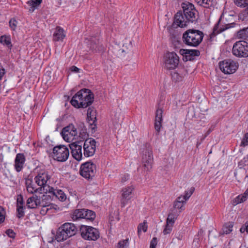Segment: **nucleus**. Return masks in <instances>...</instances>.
Masks as SVG:
<instances>
[{"instance_id": "nucleus-48", "label": "nucleus", "mask_w": 248, "mask_h": 248, "mask_svg": "<svg viewBox=\"0 0 248 248\" xmlns=\"http://www.w3.org/2000/svg\"><path fill=\"white\" fill-rule=\"evenodd\" d=\"M17 21L15 18H12L10 20L9 23V26L12 30L15 31L17 25Z\"/></svg>"}, {"instance_id": "nucleus-25", "label": "nucleus", "mask_w": 248, "mask_h": 248, "mask_svg": "<svg viewBox=\"0 0 248 248\" xmlns=\"http://www.w3.org/2000/svg\"><path fill=\"white\" fill-rule=\"evenodd\" d=\"M86 212V209H76L71 214V217L74 221L84 218V214Z\"/></svg>"}, {"instance_id": "nucleus-43", "label": "nucleus", "mask_w": 248, "mask_h": 248, "mask_svg": "<svg viewBox=\"0 0 248 248\" xmlns=\"http://www.w3.org/2000/svg\"><path fill=\"white\" fill-rule=\"evenodd\" d=\"M97 42L98 43V41L96 40V39L93 38L91 41L90 47L93 50H94L95 51H100L101 49L97 45Z\"/></svg>"}, {"instance_id": "nucleus-23", "label": "nucleus", "mask_w": 248, "mask_h": 248, "mask_svg": "<svg viewBox=\"0 0 248 248\" xmlns=\"http://www.w3.org/2000/svg\"><path fill=\"white\" fill-rule=\"evenodd\" d=\"M63 30L60 27H57L56 31L53 35V40L54 41H62L65 37Z\"/></svg>"}, {"instance_id": "nucleus-32", "label": "nucleus", "mask_w": 248, "mask_h": 248, "mask_svg": "<svg viewBox=\"0 0 248 248\" xmlns=\"http://www.w3.org/2000/svg\"><path fill=\"white\" fill-rule=\"evenodd\" d=\"M195 1L199 5L204 8H209L213 5L211 0H195Z\"/></svg>"}, {"instance_id": "nucleus-5", "label": "nucleus", "mask_w": 248, "mask_h": 248, "mask_svg": "<svg viewBox=\"0 0 248 248\" xmlns=\"http://www.w3.org/2000/svg\"><path fill=\"white\" fill-rule=\"evenodd\" d=\"M53 157L60 162L66 161L69 155L68 148L64 145L56 146L53 149Z\"/></svg>"}, {"instance_id": "nucleus-44", "label": "nucleus", "mask_w": 248, "mask_h": 248, "mask_svg": "<svg viewBox=\"0 0 248 248\" xmlns=\"http://www.w3.org/2000/svg\"><path fill=\"white\" fill-rule=\"evenodd\" d=\"M173 225L166 223L165 227L163 231L164 235H167L170 234L172 230Z\"/></svg>"}, {"instance_id": "nucleus-33", "label": "nucleus", "mask_w": 248, "mask_h": 248, "mask_svg": "<svg viewBox=\"0 0 248 248\" xmlns=\"http://www.w3.org/2000/svg\"><path fill=\"white\" fill-rule=\"evenodd\" d=\"M233 224L232 222H229L225 224L222 229V233L229 234L232 230Z\"/></svg>"}, {"instance_id": "nucleus-50", "label": "nucleus", "mask_w": 248, "mask_h": 248, "mask_svg": "<svg viewBox=\"0 0 248 248\" xmlns=\"http://www.w3.org/2000/svg\"><path fill=\"white\" fill-rule=\"evenodd\" d=\"M24 201L22 195L19 194L17 197L16 206H23Z\"/></svg>"}, {"instance_id": "nucleus-40", "label": "nucleus", "mask_w": 248, "mask_h": 248, "mask_svg": "<svg viewBox=\"0 0 248 248\" xmlns=\"http://www.w3.org/2000/svg\"><path fill=\"white\" fill-rule=\"evenodd\" d=\"M46 206L47 208L48 213L50 214L54 213L55 211L59 208L57 205L53 203L46 202Z\"/></svg>"}, {"instance_id": "nucleus-2", "label": "nucleus", "mask_w": 248, "mask_h": 248, "mask_svg": "<svg viewBox=\"0 0 248 248\" xmlns=\"http://www.w3.org/2000/svg\"><path fill=\"white\" fill-rule=\"evenodd\" d=\"M203 38V33L202 31L189 29L186 31L183 35L184 43L190 46L196 47L202 42Z\"/></svg>"}, {"instance_id": "nucleus-45", "label": "nucleus", "mask_w": 248, "mask_h": 248, "mask_svg": "<svg viewBox=\"0 0 248 248\" xmlns=\"http://www.w3.org/2000/svg\"><path fill=\"white\" fill-rule=\"evenodd\" d=\"M177 218V216L172 214L170 213L169 214L167 219L166 223L174 224V221Z\"/></svg>"}, {"instance_id": "nucleus-14", "label": "nucleus", "mask_w": 248, "mask_h": 248, "mask_svg": "<svg viewBox=\"0 0 248 248\" xmlns=\"http://www.w3.org/2000/svg\"><path fill=\"white\" fill-rule=\"evenodd\" d=\"M71 150L73 157L77 160H80L82 158L83 153L82 151V144L79 141L73 142L69 145Z\"/></svg>"}, {"instance_id": "nucleus-21", "label": "nucleus", "mask_w": 248, "mask_h": 248, "mask_svg": "<svg viewBox=\"0 0 248 248\" xmlns=\"http://www.w3.org/2000/svg\"><path fill=\"white\" fill-rule=\"evenodd\" d=\"M63 230L69 237L75 235L77 232V228L74 224L71 223H66L62 226Z\"/></svg>"}, {"instance_id": "nucleus-35", "label": "nucleus", "mask_w": 248, "mask_h": 248, "mask_svg": "<svg viewBox=\"0 0 248 248\" xmlns=\"http://www.w3.org/2000/svg\"><path fill=\"white\" fill-rule=\"evenodd\" d=\"M84 218L87 220H93L95 217V213L88 209H86V212L84 214Z\"/></svg>"}, {"instance_id": "nucleus-1", "label": "nucleus", "mask_w": 248, "mask_h": 248, "mask_svg": "<svg viewBox=\"0 0 248 248\" xmlns=\"http://www.w3.org/2000/svg\"><path fill=\"white\" fill-rule=\"evenodd\" d=\"M93 94L92 92L88 89H84L73 96L71 103L77 108H86L93 103Z\"/></svg>"}, {"instance_id": "nucleus-27", "label": "nucleus", "mask_w": 248, "mask_h": 248, "mask_svg": "<svg viewBox=\"0 0 248 248\" xmlns=\"http://www.w3.org/2000/svg\"><path fill=\"white\" fill-rule=\"evenodd\" d=\"M184 199L182 196L178 197L173 203L174 208L183 210L184 206L186 202L184 200Z\"/></svg>"}, {"instance_id": "nucleus-4", "label": "nucleus", "mask_w": 248, "mask_h": 248, "mask_svg": "<svg viewBox=\"0 0 248 248\" xmlns=\"http://www.w3.org/2000/svg\"><path fill=\"white\" fill-rule=\"evenodd\" d=\"M232 53L239 58L248 57V43L245 41H237L233 44Z\"/></svg>"}, {"instance_id": "nucleus-18", "label": "nucleus", "mask_w": 248, "mask_h": 248, "mask_svg": "<svg viewBox=\"0 0 248 248\" xmlns=\"http://www.w3.org/2000/svg\"><path fill=\"white\" fill-rule=\"evenodd\" d=\"M87 119L89 124L92 126V129H94L96 128V112L93 108L90 107L87 110Z\"/></svg>"}, {"instance_id": "nucleus-61", "label": "nucleus", "mask_w": 248, "mask_h": 248, "mask_svg": "<svg viewBox=\"0 0 248 248\" xmlns=\"http://www.w3.org/2000/svg\"><path fill=\"white\" fill-rule=\"evenodd\" d=\"M203 231L202 230H201L200 231H199L198 234L201 235L203 233Z\"/></svg>"}, {"instance_id": "nucleus-55", "label": "nucleus", "mask_w": 248, "mask_h": 248, "mask_svg": "<svg viewBox=\"0 0 248 248\" xmlns=\"http://www.w3.org/2000/svg\"><path fill=\"white\" fill-rule=\"evenodd\" d=\"M6 233L9 237L11 238H14L15 237L16 233L11 229L7 230L6 231Z\"/></svg>"}, {"instance_id": "nucleus-30", "label": "nucleus", "mask_w": 248, "mask_h": 248, "mask_svg": "<svg viewBox=\"0 0 248 248\" xmlns=\"http://www.w3.org/2000/svg\"><path fill=\"white\" fill-rule=\"evenodd\" d=\"M42 0H31L27 2L29 6H31L29 10L33 12L42 2Z\"/></svg>"}, {"instance_id": "nucleus-8", "label": "nucleus", "mask_w": 248, "mask_h": 248, "mask_svg": "<svg viewBox=\"0 0 248 248\" xmlns=\"http://www.w3.org/2000/svg\"><path fill=\"white\" fill-rule=\"evenodd\" d=\"M238 67V63L232 60H225L219 62L220 70L225 74L234 73Z\"/></svg>"}, {"instance_id": "nucleus-13", "label": "nucleus", "mask_w": 248, "mask_h": 248, "mask_svg": "<svg viewBox=\"0 0 248 248\" xmlns=\"http://www.w3.org/2000/svg\"><path fill=\"white\" fill-rule=\"evenodd\" d=\"M96 141L93 139H86L83 144V155L88 157L94 155L96 151Z\"/></svg>"}, {"instance_id": "nucleus-54", "label": "nucleus", "mask_w": 248, "mask_h": 248, "mask_svg": "<svg viewBox=\"0 0 248 248\" xmlns=\"http://www.w3.org/2000/svg\"><path fill=\"white\" fill-rule=\"evenodd\" d=\"M240 231L241 233H243L246 231V232L248 233V221H247L244 225L240 228Z\"/></svg>"}, {"instance_id": "nucleus-24", "label": "nucleus", "mask_w": 248, "mask_h": 248, "mask_svg": "<svg viewBox=\"0 0 248 248\" xmlns=\"http://www.w3.org/2000/svg\"><path fill=\"white\" fill-rule=\"evenodd\" d=\"M109 51L110 52L113 53L114 55L117 57L124 56L126 53L124 49L120 48V46L117 45L112 46L111 49H109Z\"/></svg>"}, {"instance_id": "nucleus-10", "label": "nucleus", "mask_w": 248, "mask_h": 248, "mask_svg": "<svg viewBox=\"0 0 248 248\" xmlns=\"http://www.w3.org/2000/svg\"><path fill=\"white\" fill-rule=\"evenodd\" d=\"M182 6L185 18L191 22L195 21L196 20L197 11L194 5L187 2L183 3Z\"/></svg>"}, {"instance_id": "nucleus-12", "label": "nucleus", "mask_w": 248, "mask_h": 248, "mask_svg": "<svg viewBox=\"0 0 248 248\" xmlns=\"http://www.w3.org/2000/svg\"><path fill=\"white\" fill-rule=\"evenodd\" d=\"M61 134L65 141L70 142L76 139L78 131L75 126L73 124H71L63 128Z\"/></svg>"}, {"instance_id": "nucleus-22", "label": "nucleus", "mask_w": 248, "mask_h": 248, "mask_svg": "<svg viewBox=\"0 0 248 248\" xmlns=\"http://www.w3.org/2000/svg\"><path fill=\"white\" fill-rule=\"evenodd\" d=\"M40 199L37 196H33L27 200V206L29 208H35L41 203Z\"/></svg>"}, {"instance_id": "nucleus-52", "label": "nucleus", "mask_w": 248, "mask_h": 248, "mask_svg": "<svg viewBox=\"0 0 248 248\" xmlns=\"http://www.w3.org/2000/svg\"><path fill=\"white\" fill-rule=\"evenodd\" d=\"M241 145L244 146L248 145V133L245 135V136L242 140Z\"/></svg>"}, {"instance_id": "nucleus-11", "label": "nucleus", "mask_w": 248, "mask_h": 248, "mask_svg": "<svg viewBox=\"0 0 248 248\" xmlns=\"http://www.w3.org/2000/svg\"><path fill=\"white\" fill-rule=\"evenodd\" d=\"M164 59L165 68L167 69H174L178 65L179 58L174 52L167 53Z\"/></svg>"}, {"instance_id": "nucleus-36", "label": "nucleus", "mask_w": 248, "mask_h": 248, "mask_svg": "<svg viewBox=\"0 0 248 248\" xmlns=\"http://www.w3.org/2000/svg\"><path fill=\"white\" fill-rule=\"evenodd\" d=\"M129 244L128 239L122 240L117 243L115 248H128Z\"/></svg>"}, {"instance_id": "nucleus-46", "label": "nucleus", "mask_w": 248, "mask_h": 248, "mask_svg": "<svg viewBox=\"0 0 248 248\" xmlns=\"http://www.w3.org/2000/svg\"><path fill=\"white\" fill-rule=\"evenodd\" d=\"M24 206H16L17 217L21 218L24 216Z\"/></svg>"}, {"instance_id": "nucleus-42", "label": "nucleus", "mask_w": 248, "mask_h": 248, "mask_svg": "<svg viewBox=\"0 0 248 248\" xmlns=\"http://www.w3.org/2000/svg\"><path fill=\"white\" fill-rule=\"evenodd\" d=\"M39 206L42 207V208L40 211V213L42 215H45L46 213H48L47 208L46 206V202L44 201H42Z\"/></svg>"}, {"instance_id": "nucleus-3", "label": "nucleus", "mask_w": 248, "mask_h": 248, "mask_svg": "<svg viewBox=\"0 0 248 248\" xmlns=\"http://www.w3.org/2000/svg\"><path fill=\"white\" fill-rule=\"evenodd\" d=\"M51 175L48 171L45 169L37 170V175L34 177L35 183L39 186L38 191L39 193H47L48 189L51 187L47 184Z\"/></svg>"}, {"instance_id": "nucleus-51", "label": "nucleus", "mask_w": 248, "mask_h": 248, "mask_svg": "<svg viewBox=\"0 0 248 248\" xmlns=\"http://www.w3.org/2000/svg\"><path fill=\"white\" fill-rule=\"evenodd\" d=\"M5 219V211L2 207H0V223L3 222Z\"/></svg>"}, {"instance_id": "nucleus-28", "label": "nucleus", "mask_w": 248, "mask_h": 248, "mask_svg": "<svg viewBox=\"0 0 248 248\" xmlns=\"http://www.w3.org/2000/svg\"><path fill=\"white\" fill-rule=\"evenodd\" d=\"M180 52L183 54H185L186 57L188 56H198L200 54V51L196 49H181Z\"/></svg>"}, {"instance_id": "nucleus-47", "label": "nucleus", "mask_w": 248, "mask_h": 248, "mask_svg": "<svg viewBox=\"0 0 248 248\" xmlns=\"http://www.w3.org/2000/svg\"><path fill=\"white\" fill-rule=\"evenodd\" d=\"M234 2L239 7H245L248 5V0H235Z\"/></svg>"}, {"instance_id": "nucleus-56", "label": "nucleus", "mask_w": 248, "mask_h": 248, "mask_svg": "<svg viewBox=\"0 0 248 248\" xmlns=\"http://www.w3.org/2000/svg\"><path fill=\"white\" fill-rule=\"evenodd\" d=\"M5 73V70L0 63V81L2 79V78L4 75Z\"/></svg>"}, {"instance_id": "nucleus-58", "label": "nucleus", "mask_w": 248, "mask_h": 248, "mask_svg": "<svg viewBox=\"0 0 248 248\" xmlns=\"http://www.w3.org/2000/svg\"><path fill=\"white\" fill-rule=\"evenodd\" d=\"M129 177L128 174H125L122 177L121 181L122 182H125L129 179Z\"/></svg>"}, {"instance_id": "nucleus-29", "label": "nucleus", "mask_w": 248, "mask_h": 248, "mask_svg": "<svg viewBox=\"0 0 248 248\" xmlns=\"http://www.w3.org/2000/svg\"><path fill=\"white\" fill-rule=\"evenodd\" d=\"M234 25H235L234 23H232L231 24H227L224 26H223L222 27H220L218 30H217V28L218 27L217 26H216L214 28V32L215 33H220L228 29L233 27L234 26Z\"/></svg>"}, {"instance_id": "nucleus-19", "label": "nucleus", "mask_w": 248, "mask_h": 248, "mask_svg": "<svg viewBox=\"0 0 248 248\" xmlns=\"http://www.w3.org/2000/svg\"><path fill=\"white\" fill-rule=\"evenodd\" d=\"M47 193L55 196L56 198H57L61 202L65 201L67 198L66 194L61 189H55L53 187H51L48 189Z\"/></svg>"}, {"instance_id": "nucleus-26", "label": "nucleus", "mask_w": 248, "mask_h": 248, "mask_svg": "<svg viewBox=\"0 0 248 248\" xmlns=\"http://www.w3.org/2000/svg\"><path fill=\"white\" fill-rule=\"evenodd\" d=\"M55 237L58 242H61L67 239L70 237L65 232V231L63 230V228L61 226L58 229Z\"/></svg>"}, {"instance_id": "nucleus-31", "label": "nucleus", "mask_w": 248, "mask_h": 248, "mask_svg": "<svg viewBox=\"0 0 248 248\" xmlns=\"http://www.w3.org/2000/svg\"><path fill=\"white\" fill-rule=\"evenodd\" d=\"M237 37L239 39L248 40V27L238 31Z\"/></svg>"}, {"instance_id": "nucleus-38", "label": "nucleus", "mask_w": 248, "mask_h": 248, "mask_svg": "<svg viewBox=\"0 0 248 248\" xmlns=\"http://www.w3.org/2000/svg\"><path fill=\"white\" fill-rule=\"evenodd\" d=\"M184 76V75L178 72H174L172 74V78L175 81H180L182 80Z\"/></svg>"}, {"instance_id": "nucleus-15", "label": "nucleus", "mask_w": 248, "mask_h": 248, "mask_svg": "<svg viewBox=\"0 0 248 248\" xmlns=\"http://www.w3.org/2000/svg\"><path fill=\"white\" fill-rule=\"evenodd\" d=\"M132 186L125 187L122 190V196L121 198V204L122 207H124L128 203L131 198V194L134 190Z\"/></svg>"}, {"instance_id": "nucleus-34", "label": "nucleus", "mask_w": 248, "mask_h": 248, "mask_svg": "<svg viewBox=\"0 0 248 248\" xmlns=\"http://www.w3.org/2000/svg\"><path fill=\"white\" fill-rule=\"evenodd\" d=\"M0 42L2 44L7 46L9 47L12 46L11 37L10 36L3 35L1 36Z\"/></svg>"}, {"instance_id": "nucleus-9", "label": "nucleus", "mask_w": 248, "mask_h": 248, "mask_svg": "<svg viewBox=\"0 0 248 248\" xmlns=\"http://www.w3.org/2000/svg\"><path fill=\"white\" fill-rule=\"evenodd\" d=\"M96 171V165L92 162H87L81 166L80 174L85 178L89 179L95 175Z\"/></svg>"}, {"instance_id": "nucleus-41", "label": "nucleus", "mask_w": 248, "mask_h": 248, "mask_svg": "<svg viewBox=\"0 0 248 248\" xmlns=\"http://www.w3.org/2000/svg\"><path fill=\"white\" fill-rule=\"evenodd\" d=\"M39 187L36 188L32 184H30L27 186V190L28 193L31 194H33L34 193H39L38 191Z\"/></svg>"}, {"instance_id": "nucleus-62", "label": "nucleus", "mask_w": 248, "mask_h": 248, "mask_svg": "<svg viewBox=\"0 0 248 248\" xmlns=\"http://www.w3.org/2000/svg\"><path fill=\"white\" fill-rule=\"evenodd\" d=\"M211 131V130L210 129H209L208 132H207V134H209L210 133V132Z\"/></svg>"}, {"instance_id": "nucleus-49", "label": "nucleus", "mask_w": 248, "mask_h": 248, "mask_svg": "<svg viewBox=\"0 0 248 248\" xmlns=\"http://www.w3.org/2000/svg\"><path fill=\"white\" fill-rule=\"evenodd\" d=\"M194 190V187H191L189 191H185V195L184 196H182L183 198H184V200H185V202H186L189 197L191 196L192 194L193 191Z\"/></svg>"}, {"instance_id": "nucleus-17", "label": "nucleus", "mask_w": 248, "mask_h": 248, "mask_svg": "<svg viewBox=\"0 0 248 248\" xmlns=\"http://www.w3.org/2000/svg\"><path fill=\"white\" fill-rule=\"evenodd\" d=\"M189 21L185 18V16L181 12H177L175 16L173 26L183 28L187 25Z\"/></svg>"}, {"instance_id": "nucleus-16", "label": "nucleus", "mask_w": 248, "mask_h": 248, "mask_svg": "<svg viewBox=\"0 0 248 248\" xmlns=\"http://www.w3.org/2000/svg\"><path fill=\"white\" fill-rule=\"evenodd\" d=\"M163 110L162 108H158L155 112V116L154 123L155 129L158 134L160 131L162 127Z\"/></svg>"}, {"instance_id": "nucleus-6", "label": "nucleus", "mask_w": 248, "mask_h": 248, "mask_svg": "<svg viewBox=\"0 0 248 248\" xmlns=\"http://www.w3.org/2000/svg\"><path fill=\"white\" fill-rule=\"evenodd\" d=\"M142 164L145 171H149L152 168L153 156L151 147L146 146L142 152Z\"/></svg>"}, {"instance_id": "nucleus-57", "label": "nucleus", "mask_w": 248, "mask_h": 248, "mask_svg": "<svg viewBox=\"0 0 248 248\" xmlns=\"http://www.w3.org/2000/svg\"><path fill=\"white\" fill-rule=\"evenodd\" d=\"M79 140L81 141L82 140H84L85 139L87 138V135L86 133L85 132L80 133L79 136Z\"/></svg>"}, {"instance_id": "nucleus-20", "label": "nucleus", "mask_w": 248, "mask_h": 248, "mask_svg": "<svg viewBox=\"0 0 248 248\" xmlns=\"http://www.w3.org/2000/svg\"><path fill=\"white\" fill-rule=\"evenodd\" d=\"M25 161V156L22 154H17L15 160V168L17 172H19L23 168Z\"/></svg>"}, {"instance_id": "nucleus-7", "label": "nucleus", "mask_w": 248, "mask_h": 248, "mask_svg": "<svg viewBox=\"0 0 248 248\" xmlns=\"http://www.w3.org/2000/svg\"><path fill=\"white\" fill-rule=\"evenodd\" d=\"M81 236L86 240H96L99 236L98 231L92 227L82 226L80 229Z\"/></svg>"}, {"instance_id": "nucleus-59", "label": "nucleus", "mask_w": 248, "mask_h": 248, "mask_svg": "<svg viewBox=\"0 0 248 248\" xmlns=\"http://www.w3.org/2000/svg\"><path fill=\"white\" fill-rule=\"evenodd\" d=\"M71 70L74 72H78L79 71V69L75 66H72L71 67Z\"/></svg>"}, {"instance_id": "nucleus-53", "label": "nucleus", "mask_w": 248, "mask_h": 248, "mask_svg": "<svg viewBox=\"0 0 248 248\" xmlns=\"http://www.w3.org/2000/svg\"><path fill=\"white\" fill-rule=\"evenodd\" d=\"M157 244V238L156 237H154L150 242V248H155Z\"/></svg>"}, {"instance_id": "nucleus-39", "label": "nucleus", "mask_w": 248, "mask_h": 248, "mask_svg": "<svg viewBox=\"0 0 248 248\" xmlns=\"http://www.w3.org/2000/svg\"><path fill=\"white\" fill-rule=\"evenodd\" d=\"M246 200L245 196H243L242 194L239 195L233 200V203L234 205H236L244 202Z\"/></svg>"}, {"instance_id": "nucleus-37", "label": "nucleus", "mask_w": 248, "mask_h": 248, "mask_svg": "<svg viewBox=\"0 0 248 248\" xmlns=\"http://www.w3.org/2000/svg\"><path fill=\"white\" fill-rule=\"evenodd\" d=\"M147 230V222L146 220H144L143 223H140L138 227V233L140 235L141 231L146 232Z\"/></svg>"}, {"instance_id": "nucleus-60", "label": "nucleus", "mask_w": 248, "mask_h": 248, "mask_svg": "<svg viewBox=\"0 0 248 248\" xmlns=\"http://www.w3.org/2000/svg\"><path fill=\"white\" fill-rule=\"evenodd\" d=\"M243 196H245L246 198L247 199V197L248 196V189H247L244 194H242Z\"/></svg>"}]
</instances>
